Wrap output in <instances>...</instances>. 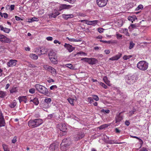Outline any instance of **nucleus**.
I'll return each mask as SVG.
<instances>
[{
	"label": "nucleus",
	"mask_w": 151,
	"mask_h": 151,
	"mask_svg": "<svg viewBox=\"0 0 151 151\" xmlns=\"http://www.w3.org/2000/svg\"><path fill=\"white\" fill-rule=\"evenodd\" d=\"M71 143V142L69 138L63 139L60 145L61 150L64 151L67 150Z\"/></svg>",
	"instance_id": "f257e3e1"
},
{
	"label": "nucleus",
	"mask_w": 151,
	"mask_h": 151,
	"mask_svg": "<svg viewBox=\"0 0 151 151\" xmlns=\"http://www.w3.org/2000/svg\"><path fill=\"white\" fill-rule=\"evenodd\" d=\"M48 56L50 60L52 63L55 64L58 63V57L56 53L54 51L51 50L48 53Z\"/></svg>",
	"instance_id": "f03ea898"
},
{
	"label": "nucleus",
	"mask_w": 151,
	"mask_h": 151,
	"mask_svg": "<svg viewBox=\"0 0 151 151\" xmlns=\"http://www.w3.org/2000/svg\"><path fill=\"white\" fill-rule=\"evenodd\" d=\"M35 87L39 93L44 94H46L48 93L47 89L45 86L40 84H37L35 85Z\"/></svg>",
	"instance_id": "7ed1b4c3"
},
{
	"label": "nucleus",
	"mask_w": 151,
	"mask_h": 151,
	"mask_svg": "<svg viewBox=\"0 0 151 151\" xmlns=\"http://www.w3.org/2000/svg\"><path fill=\"white\" fill-rule=\"evenodd\" d=\"M148 63L145 61L142 60L139 62L137 64V67L139 70L145 71L148 68Z\"/></svg>",
	"instance_id": "20e7f679"
},
{
	"label": "nucleus",
	"mask_w": 151,
	"mask_h": 151,
	"mask_svg": "<svg viewBox=\"0 0 151 151\" xmlns=\"http://www.w3.org/2000/svg\"><path fill=\"white\" fill-rule=\"evenodd\" d=\"M138 79V78L136 75H133L127 76L126 78V82L127 83L129 84H133L136 82Z\"/></svg>",
	"instance_id": "39448f33"
},
{
	"label": "nucleus",
	"mask_w": 151,
	"mask_h": 151,
	"mask_svg": "<svg viewBox=\"0 0 151 151\" xmlns=\"http://www.w3.org/2000/svg\"><path fill=\"white\" fill-rule=\"evenodd\" d=\"M81 60L88 63L92 65L96 64L98 62V60L96 59L93 58H83L81 59Z\"/></svg>",
	"instance_id": "423d86ee"
},
{
	"label": "nucleus",
	"mask_w": 151,
	"mask_h": 151,
	"mask_svg": "<svg viewBox=\"0 0 151 151\" xmlns=\"http://www.w3.org/2000/svg\"><path fill=\"white\" fill-rule=\"evenodd\" d=\"M59 129L61 131L60 133L61 134L64 135L66 134L67 128L65 124H60Z\"/></svg>",
	"instance_id": "0eeeda50"
},
{
	"label": "nucleus",
	"mask_w": 151,
	"mask_h": 151,
	"mask_svg": "<svg viewBox=\"0 0 151 151\" xmlns=\"http://www.w3.org/2000/svg\"><path fill=\"white\" fill-rule=\"evenodd\" d=\"M108 0H96L98 5L100 7H103L105 6L107 4Z\"/></svg>",
	"instance_id": "6e6552de"
},
{
	"label": "nucleus",
	"mask_w": 151,
	"mask_h": 151,
	"mask_svg": "<svg viewBox=\"0 0 151 151\" xmlns=\"http://www.w3.org/2000/svg\"><path fill=\"white\" fill-rule=\"evenodd\" d=\"M123 119V116L121 113L117 114L115 117V122L119 124Z\"/></svg>",
	"instance_id": "1a4fd4ad"
},
{
	"label": "nucleus",
	"mask_w": 151,
	"mask_h": 151,
	"mask_svg": "<svg viewBox=\"0 0 151 151\" xmlns=\"http://www.w3.org/2000/svg\"><path fill=\"white\" fill-rule=\"evenodd\" d=\"M58 145L57 143H52L50 145L49 149L51 151H56L58 150Z\"/></svg>",
	"instance_id": "9d476101"
},
{
	"label": "nucleus",
	"mask_w": 151,
	"mask_h": 151,
	"mask_svg": "<svg viewBox=\"0 0 151 151\" xmlns=\"http://www.w3.org/2000/svg\"><path fill=\"white\" fill-rule=\"evenodd\" d=\"M72 6L69 5H66L65 4H61L60 5L58 9L59 11L66 9H69L72 7Z\"/></svg>",
	"instance_id": "9b49d317"
},
{
	"label": "nucleus",
	"mask_w": 151,
	"mask_h": 151,
	"mask_svg": "<svg viewBox=\"0 0 151 151\" xmlns=\"http://www.w3.org/2000/svg\"><path fill=\"white\" fill-rule=\"evenodd\" d=\"M17 62V61L15 60H10L7 63V65L9 67L14 66L16 65Z\"/></svg>",
	"instance_id": "f8f14e48"
},
{
	"label": "nucleus",
	"mask_w": 151,
	"mask_h": 151,
	"mask_svg": "<svg viewBox=\"0 0 151 151\" xmlns=\"http://www.w3.org/2000/svg\"><path fill=\"white\" fill-rule=\"evenodd\" d=\"M64 46L68 50L69 52H71L75 49L74 47H72V46L69 44L65 43Z\"/></svg>",
	"instance_id": "ddd939ff"
},
{
	"label": "nucleus",
	"mask_w": 151,
	"mask_h": 151,
	"mask_svg": "<svg viewBox=\"0 0 151 151\" xmlns=\"http://www.w3.org/2000/svg\"><path fill=\"white\" fill-rule=\"evenodd\" d=\"M35 122L36 127H37L41 125L43 122V120L40 119H34Z\"/></svg>",
	"instance_id": "4468645a"
},
{
	"label": "nucleus",
	"mask_w": 151,
	"mask_h": 151,
	"mask_svg": "<svg viewBox=\"0 0 151 151\" xmlns=\"http://www.w3.org/2000/svg\"><path fill=\"white\" fill-rule=\"evenodd\" d=\"M62 17L64 19L67 20L69 18H71L74 17L73 14H63L62 15Z\"/></svg>",
	"instance_id": "2eb2a0df"
},
{
	"label": "nucleus",
	"mask_w": 151,
	"mask_h": 151,
	"mask_svg": "<svg viewBox=\"0 0 151 151\" xmlns=\"http://www.w3.org/2000/svg\"><path fill=\"white\" fill-rule=\"evenodd\" d=\"M121 56L122 54L119 53L110 58L109 60H117L121 57Z\"/></svg>",
	"instance_id": "dca6fc26"
},
{
	"label": "nucleus",
	"mask_w": 151,
	"mask_h": 151,
	"mask_svg": "<svg viewBox=\"0 0 151 151\" xmlns=\"http://www.w3.org/2000/svg\"><path fill=\"white\" fill-rule=\"evenodd\" d=\"M28 124L29 126L30 127L32 128L36 127L35 122L34 119L29 120L28 122Z\"/></svg>",
	"instance_id": "f3484780"
},
{
	"label": "nucleus",
	"mask_w": 151,
	"mask_h": 151,
	"mask_svg": "<svg viewBox=\"0 0 151 151\" xmlns=\"http://www.w3.org/2000/svg\"><path fill=\"white\" fill-rule=\"evenodd\" d=\"M84 136V134L82 132H81L77 134V136L75 137V140L77 141L80 139L82 138Z\"/></svg>",
	"instance_id": "a211bd4d"
},
{
	"label": "nucleus",
	"mask_w": 151,
	"mask_h": 151,
	"mask_svg": "<svg viewBox=\"0 0 151 151\" xmlns=\"http://www.w3.org/2000/svg\"><path fill=\"white\" fill-rule=\"evenodd\" d=\"M40 106L43 109H47L49 108L50 106V105H49L48 104H47L44 102L40 104Z\"/></svg>",
	"instance_id": "6ab92c4d"
},
{
	"label": "nucleus",
	"mask_w": 151,
	"mask_h": 151,
	"mask_svg": "<svg viewBox=\"0 0 151 151\" xmlns=\"http://www.w3.org/2000/svg\"><path fill=\"white\" fill-rule=\"evenodd\" d=\"M98 22V20H93L88 21H87V22H86V24L89 25H93L94 26L96 25Z\"/></svg>",
	"instance_id": "aec40b11"
},
{
	"label": "nucleus",
	"mask_w": 151,
	"mask_h": 151,
	"mask_svg": "<svg viewBox=\"0 0 151 151\" xmlns=\"http://www.w3.org/2000/svg\"><path fill=\"white\" fill-rule=\"evenodd\" d=\"M0 29L1 30L3 31L4 32L7 33H9L11 31L10 29L5 27H4L1 25H0Z\"/></svg>",
	"instance_id": "412c9836"
},
{
	"label": "nucleus",
	"mask_w": 151,
	"mask_h": 151,
	"mask_svg": "<svg viewBox=\"0 0 151 151\" xmlns=\"http://www.w3.org/2000/svg\"><path fill=\"white\" fill-rule=\"evenodd\" d=\"M103 80L104 82L108 86H112V84L110 83V81L108 79L106 76H105L104 77Z\"/></svg>",
	"instance_id": "4be33fe9"
},
{
	"label": "nucleus",
	"mask_w": 151,
	"mask_h": 151,
	"mask_svg": "<svg viewBox=\"0 0 151 151\" xmlns=\"http://www.w3.org/2000/svg\"><path fill=\"white\" fill-rule=\"evenodd\" d=\"M18 99L20 103L22 101L24 102L25 103H26L27 102V97L26 96H19L18 98Z\"/></svg>",
	"instance_id": "5701e85b"
},
{
	"label": "nucleus",
	"mask_w": 151,
	"mask_h": 151,
	"mask_svg": "<svg viewBox=\"0 0 151 151\" xmlns=\"http://www.w3.org/2000/svg\"><path fill=\"white\" fill-rule=\"evenodd\" d=\"M30 102H32L36 105H37L39 104V101L38 98L35 97L33 99H31Z\"/></svg>",
	"instance_id": "b1692460"
},
{
	"label": "nucleus",
	"mask_w": 151,
	"mask_h": 151,
	"mask_svg": "<svg viewBox=\"0 0 151 151\" xmlns=\"http://www.w3.org/2000/svg\"><path fill=\"white\" fill-rule=\"evenodd\" d=\"M29 57L34 60H37L38 58L37 55L33 53H31L29 55Z\"/></svg>",
	"instance_id": "393cba45"
},
{
	"label": "nucleus",
	"mask_w": 151,
	"mask_h": 151,
	"mask_svg": "<svg viewBox=\"0 0 151 151\" xmlns=\"http://www.w3.org/2000/svg\"><path fill=\"white\" fill-rule=\"evenodd\" d=\"M11 42V40L4 35V37L3 38L1 42L6 43H9Z\"/></svg>",
	"instance_id": "a878e982"
},
{
	"label": "nucleus",
	"mask_w": 151,
	"mask_h": 151,
	"mask_svg": "<svg viewBox=\"0 0 151 151\" xmlns=\"http://www.w3.org/2000/svg\"><path fill=\"white\" fill-rule=\"evenodd\" d=\"M137 19L136 16L135 15H134L132 16H129L128 18V20L129 21L132 22L135 21V20Z\"/></svg>",
	"instance_id": "bb28decb"
},
{
	"label": "nucleus",
	"mask_w": 151,
	"mask_h": 151,
	"mask_svg": "<svg viewBox=\"0 0 151 151\" xmlns=\"http://www.w3.org/2000/svg\"><path fill=\"white\" fill-rule=\"evenodd\" d=\"M17 104L16 102L14 100V101L13 102H12L9 105V106L11 108H14Z\"/></svg>",
	"instance_id": "cd10ccee"
},
{
	"label": "nucleus",
	"mask_w": 151,
	"mask_h": 151,
	"mask_svg": "<svg viewBox=\"0 0 151 151\" xmlns=\"http://www.w3.org/2000/svg\"><path fill=\"white\" fill-rule=\"evenodd\" d=\"M67 38L69 40V41L70 42H79L81 41V40L79 39L76 40L74 39L70 38L68 37H67Z\"/></svg>",
	"instance_id": "c85d7f7f"
},
{
	"label": "nucleus",
	"mask_w": 151,
	"mask_h": 151,
	"mask_svg": "<svg viewBox=\"0 0 151 151\" xmlns=\"http://www.w3.org/2000/svg\"><path fill=\"white\" fill-rule=\"evenodd\" d=\"M137 26L135 24H131L130 25L129 27V29L132 30L136 28Z\"/></svg>",
	"instance_id": "c756f323"
},
{
	"label": "nucleus",
	"mask_w": 151,
	"mask_h": 151,
	"mask_svg": "<svg viewBox=\"0 0 151 151\" xmlns=\"http://www.w3.org/2000/svg\"><path fill=\"white\" fill-rule=\"evenodd\" d=\"M49 71L53 75H55L56 73L55 69L54 68L52 67H51L50 70Z\"/></svg>",
	"instance_id": "7c9ffc66"
},
{
	"label": "nucleus",
	"mask_w": 151,
	"mask_h": 151,
	"mask_svg": "<svg viewBox=\"0 0 151 151\" xmlns=\"http://www.w3.org/2000/svg\"><path fill=\"white\" fill-rule=\"evenodd\" d=\"M5 124L4 119H0V127L4 126Z\"/></svg>",
	"instance_id": "2f4dec72"
},
{
	"label": "nucleus",
	"mask_w": 151,
	"mask_h": 151,
	"mask_svg": "<svg viewBox=\"0 0 151 151\" xmlns=\"http://www.w3.org/2000/svg\"><path fill=\"white\" fill-rule=\"evenodd\" d=\"M2 146L4 151H9V150L7 145L5 144H3Z\"/></svg>",
	"instance_id": "473e14b6"
},
{
	"label": "nucleus",
	"mask_w": 151,
	"mask_h": 151,
	"mask_svg": "<svg viewBox=\"0 0 151 151\" xmlns=\"http://www.w3.org/2000/svg\"><path fill=\"white\" fill-rule=\"evenodd\" d=\"M32 6L35 9H37L39 7V6L37 2L34 3L32 4Z\"/></svg>",
	"instance_id": "72a5a7b5"
},
{
	"label": "nucleus",
	"mask_w": 151,
	"mask_h": 151,
	"mask_svg": "<svg viewBox=\"0 0 151 151\" xmlns=\"http://www.w3.org/2000/svg\"><path fill=\"white\" fill-rule=\"evenodd\" d=\"M51 101V99L50 98H48L45 99L44 102L47 104H48L49 105H50Z\"/></svg>",
	"instance_id": "f704fd0d"
},
{
	"label": "nucleus",
	"mask_w": 151,
	"mask_h": 151,
	"mask_svg": "<svg viewBox=\"0 0 151 151\" xmlns=\"http://www.w3.org/2000/svg\"><path fill=\"white\" fill-rule=\"evenodd\" d=\"M68 102L72 106H74L73 102L74 99H72L70 98H69L68 99Z\"/></svg>",
	"instance_id": "c9c22d12"
},
{
	"label": "nucleus",
	"mask_w": 151,
	"mask_h": 151,
	"mask_svg": "<svg viewBox=\"0 0 151 151\" xmlns=\"http://www.w3.org/2000/svg\"><path fill=\"white\" fill-rule=\"evenodd\" d=\"M132 55H125L123 57V59L124 60H127L128 59H129L130 58H131L132 57Z\"/></svg>",
	"instance_id": "e433bc0d"
},
{
	"label": "nucleus",
	"mask_w": 151,
	"mask_h": 151,
	"mask_svg": "<svg viewBox=\"0 0 151 151\" xmlns=\"http://www.w3.org/2000/svg\"><path fill=\"white\" fill-rule=\"evenodd\" d=\"M101 113H103L104 114H108L110 112V110L108 109L105 110L104 109H101Z\"/></svg>",
	"instance_id": "4c0bfd02"
},
{
	"label": "nucleus",
	"mask_w": 151,
	"mask_h": 151,
	"mask_svg": "<svg viewBox=\"0 0 151 151\" xmlns=\"http://www.w3.org/2000/svg\"><path fill=\"white\" fill-rule=\"evenodd\" d=\"M51 66H49L47 65H44L43 66V68H44L47 70L49 71L50 69L51 68Z\"/></svg>",
	"instance_id": "58836bf2"
},
{
	"label": "nucleus",
	"mask_w": 151,
	"mask_h": 151,
	"mask_svg": "<svg viewBox=\"0 0 151 151\" xmlns=\"http://www.w3.org/2000/svg\"><path fill=\"white\" fill-rule=\"evenodd\" d=\"M17 90L16 89V87H13L10 90V93H12L17 92Z\"/></svg>",
	"instance_id": "ea45409f"
},
{
	"label": "nucleus",
	"mask_w": 151,
	"mask_h": 151,
	"mask_svg": "<svg viewBox=\"0 0 151 151\" xmlns=\"http://www.w3.org/2000/svg\"><path fill=\"white\" fill-rule=\"evenodd\" d=\"M30 21H29V22H32L33 21H37L38 20L37 18L36 17H33L32 19H30Z\"/></svg>",
	"instance_id": "a19ab883"
},
{
	"label": "nucleus",
	"mask_w": 151,
	"mask_h": 151,
	"mask_svg": "<svg viewBox=\"0 0 151 151\" xmlns=\"http://www.w3.org/2000/svg\"><path fill=\"white\" fill-rule=\"evenodd\" d=\"M108 127V125L107 124H105L102 125H101L99 127V128L100 129H103L105 128Z\"/></svg>",
	"instance_id": "79ce46f5"
},
{
	"label": "nucleus",
	"mask_w": 151,
	"mask_h": 151,
	"mask_svg": "<svg viewBox=\"0 0 151 151\" xmlns=\"http://www.w3.org/2000/svg\"><path fill=\"white\" fill-rule=\"evenodd\" d=\"M93 99L96 101H98L99 100V98L98 96L96 95H92Z\"/></svg>",
	"instance_id": "37998d69"
},
{
	"label": "nucleus",
	"mask_w": 151,
	"mask_h": 151,
	"mask_svg": "<svg viewBox=\"0 0 151 151\" xmlns=\"http://www.w3.org/2000/svg\"><path fill=\"white\" fill-rule=\"evenodd\" d=\"M65 66L66 67L70 68L71 69H73L74 67L73 65L70 64H68L65 65Z\"/></svg>",
	"instance_id": "c03bdc74"
},
{
	"label": "nucleus",
	"mask_w": 151,
	"mask_h": 151,
	"mask_svg": "<svg viewBox=\"0 0 151 151\" xmlns=\"http://www.w3.org/2000/svg\"><path fill=\"white\" fill-rule=\"evenodd\" d=\"M77 54L81 55L84 56H86L87 55V54L81 51L78 52L77 53Z\"/></svg>",
	"instance_id": "a18cd8bd"
},
{
	"label": "nucleus",
	"mask_w": 151,
	"mask_h": 151,
	"mask_svg": "<svg viewBox=\"0 0 151 151\" xmlns=\"http://www.w3.org/2000/svg\"><path fill=\"white\" fill-rule=\"evenodd\" d=\"M40 52L41 55L44 54L46 52L47 50L45 48H43L40 50Z\"/></svg>",
	"instance_id": "49530a36"
},
{
	"label": "nucleus",
	"mask_w": 151,
	"mask_h": 151,
	"mask_svg": "<svg viewBox=\"0 0 151 151\" xmlns=\"http://www.w3.org/2000/svg\"><path fill=\"white\" fill-rule=\"evenodd\" d=\"M134 44L132 42H130L129 46V48L130 49H131L134 46Z\"/></svg>",
	"instance_id": "de8ad7c7"
},
{
	"label": "nucleus",
	"mask_w": 151,
	"mask_h": 151,
	"mask_svg": "<svg viewBox=\"0 0 151 151\" xmlns=\"http://www.w3.org/2000/svg\"><path fill=\"white\" fill-rule=\"evenodd\" d=\"M49 16L50 17H53L54 18H55L57 16L55 15V14L53 12L52 13L49 14Z\"/></svg>",
	"instance_id": "09e8293b"
},
{
	"label": "nucleus",
	"mask_w": 151,
	"mask_h": 151,
	"mask_svg": "<svg viewBox=\"0 0 151 151\" xmlns=\"http://www.w3.org/2000/svg\"><path fill=\"white\" fill-rule=\"evenodd\" d=\"M5 96V93L4 92L0 91V97L3 98Z\"/></svg>",
	"instance_id": "8fccbe9b"
},
{
	"label": "nucleus",
	"mask_w": 151,
	"mask_h": 151,
	"mask_svg": "<svg viewBox=\"0 0 151 151\" xmlns=\"http://www.w3.org/2000/svg\"><path fill=\"white\" fill-rule=\"evenodd\" d=\"M100 85L102 86L105 89H106L107 88V86L103 83H100Z\"/></svg>",
	"instance_id": "3c124183"
},
{
	"label": "nucleus",
	"mask_w": 151,
	"mask_h": 151,
	"mask_svg": "<svg viewBox=\"0 0 151 151\" xmlns=\"http://www.w3.org/2000/svg\"><path fill=\"white\" fill-rule=\"evenodd\" d=\"M88 100L90 104L92 103L93 102V99L91 97H88Z\"/></svg>",
	"instance_id": "603ef678"
},
{
	"label": "nucleus",
	"mask_w": 151,
	"mask_h": 151,
	"mask_svg": "<svg viewBox=\"0 0 151 151\" xmlns=\"http://www.w3.org/2000/svg\"><path fill=\"white\" fill-rule=\"evenodd\" d=\"M58 11H58L57 10L55 9L54 10L53 12L57 16L60 14V13Z\"/></svg>",
	"instance_id": "864d4df0"
},
{
	"label": "nucleus",
	"mask_w": 151,
	"mask_h": 151,
	"mask_svg": "<svg viewBox=\"0 0 151 151\" xmlns=\"http://www.w3.org/2000/svg\"><path fill=\"white\" fill-rule=\"evenodd\" d=\"M143 7V6L142 5L140 4L136 8L137 10H139L140 9H142Z\"/></svg>",
	"instance_id": "5fc2aeb1"
},
{
	"label": "nucleus",
	"mask_w": 151,
	"mask_h": 151,
	"mask_svg": "<svg viewBox=\"0 0 151 151\" xmlns=\"http://www.w3.org/2000/svg\"><path fill=\"white\" fill-rule=\"evenodd\" d=\"M57 88V86L55 85H52L50 87V89L51 90H54L55 88Z\"/></svg>",
	"instance_id": "6e6d98bb"
},
{
	"label": "nucleus",
	"mask_w": 151,
	"mask_h": 151,
	"mask_svg": "<svg viewBox=\"0 0 151 151\" xmlns=\"http://www.w3.org/2000/svg\"><path fill=\"white\" fill-rule=\"evenodd\" d=\"M100 42H103V43H107L108 44H110L111 43V41H106L101 40H100Z\"/></svg>",
	"instance_id": "4d7b16f0"
},
{
	"label": "nucleus",
	"mask_w": 151,
	"mask_h": 151,
	"mask_svg": "<svg viewBox=\"0 0 151 151\" xmlns=\"http://www.w3.org/2000/svg\"><path fill=\"white\" fill-rule=\"evenodd\" d=\"M35 89L33 88L30 89L29 90V93L32 94L34 93L35 92Z\"/></svg>",
	"instance_id": "13d9d810"
},
{
	"label": "nucleus",
	"mask_w": 151,
	"mask_h": 151,
	"mask_svg": "<svg viewBox=\"0 0 151 151\" xmlns=\"http://www.w3.org/2000/svg\"><path fill=\"white\" fill-rule=\"evenodd\" d=\"M134 111H135L134 110L129 111V112L128 113L129 116H131L134 113Z\"/></svg>",
	"instance_id": "bf43d9fd"
},
{
	"label": "nucleus",
	"mask_w": 151,
	"mask_h": 151,
	"mask_svg": "<svg viewBox=\"0 0 151 151\" xmlns=\"http://www.w3.org/2000/svg\"><path fill=\"white\" fill-rule=\"evenodd\" d=\"M104 30L103 28H99L98 29V31L99 33H101L103 32V31Z\"/></svg>",
	"instance_id": "052dcab7"
},
{
	"label": "nucleus",
	"mask_w": 151,
	"mask_h": 151,
	"mask_svg": "<svg viewBox=\"0 0 151 151\" xmlns=\"http://www.w3.org/2000/svg\"><path fill=\"white\" fill-rule=\"evenodd\" d=\"M116 36L117 38L118 39H119L121 38L122 37V35H121L119 34L118 33H117L116 34Z\"/></svg>",
	"instance_id": "680f3d73"
},
{
	"label": "nucleus",
	"mask_w": 151,
	"mask_h": 151,
	"mask_svg": "<svg viewBox=\"0 0 151 151\" xmlns=\"http://www.w3.org/2000/svg\"><path fill=\"white\" fill-rule=\"evenodd\" d=\"M15 19L17 21H20V20H22L23 19H21V18L17 16H15Z\"/></svg>",
	"instance_id": "e2e57ef3"
},
{
	"label": "nucleus",
	"mask_w": 151,
	"mask_h": 151,
	"mask_svg": "<svg viewBox=\"0 0 151 151\" xmlns=\"http://www.w3.org/2000/svg\"><path fill=\"white\" fill-rule=\"evenodd\" d=\"M14 5H12L10 6V9L11 11H12L14 9Z\"/></svg>",
	"instance_id": "0e129e2a"
},
{
	"label": "nucleus",
	"mask_w": 151,
	"mask_h": 151,
	"mask_svg": "<svg viewBox=\"0 0 151 151\" xmlns=\"http://www.w3.org/2000/svg\"><path fill=\"white\" fill-rule=\"evenodd\" d=\"M4 119V116L2 112L0 111V119Z\"/></svg>",
	"instance_id": "69168bd1"
},
{
	"label": "nucleus",
	"mask_w": 151,
	"mask_h": 151,
	"mask_svg": "<svg viewBox=\"0 0 151 151\" xmlns=\"http://www.w3.org/2000/svg\"><path fill=\"white\" fill-rule=\"evenodd\" d=\"M46 39L48 41H52V37H49L46 38Z\"/></svg>",
	"instance_id": "338daca9"
},
{
	"label": "nucleus",
	"mask_w": 151,
	"mask_h": 151,
	"mask_svg": "<svg viewBox=\"0 0 151 151\" xmlns=\"http://www.w3.org/2000/svg\"><path fill=\"white\" fill-rule=\"evenodd\" d=\"M3 15L5 18H7L8 17V15L6 13H4Z\"/></svg>",
	"instance_id": "774afa93"
}]
</instances>
